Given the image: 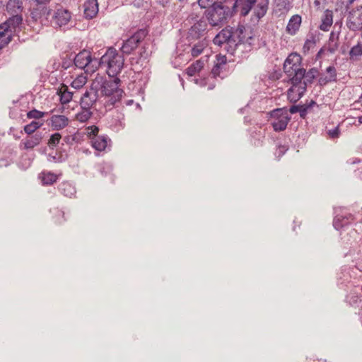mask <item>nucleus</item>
I'll return each instance as SVG.
<instances>
[{
  "label": "nucleus",
  "mask_w": 362,
  "mask_h": 362,
  "mask_svg": "<svg viewBox=\"0 0 362 362\" xmlns=\"http://www.w3.org/2000/svg\"><path fill=\"white\" fill-rule=\"evenodd\" d=\"M256 2L257 0H235L234 2L232 1L230 6L233 15L237 13L239 8L240 16H247Z\"/></svg>",
  "instance_id": "nucleus-13"
},
{
  "label": "nucleus",
  "mask_w": 362,
  "mask_h": 362,
  "mask_svg": "<svg viewBox=\"0 0 362 362\" xmlns=\"http://www.w3.org/2000/svg\"><path fill=\"white\" fill-rule=\"evenodd\" d=\"M53 129L59 130L68 125L69 119L64 115H54L50 118Z\"/></svg>",
  "instance_id": "nucleus-27"
},
{
  "label": "nucleus",
  "mask_w": 362,
  "mask_h": 362,
  "mask_svg": "<svg viewBox=\"0 0 362 362\" xmlns=\"http://www.w3.org/2000/svg\"><path fill=\"white\" fill-rule=\"evenodd\" d=\"M231 33H230V27H227L219 32L214 39V42L216 45L221 46L227 53L230 54V45H233L231 42L230 38Z\"/></svg>",
  "instance_id": "nucleus-14"
},
{
  "label": "nucleus",
  "mask_w": 362,
  "mask_h": 362,
  "mask_svg": "<svg viewBox=\"0 0 362 362\" xmlns=\"http://www.w3.org/2000/svg\"><path fill=\"white\" fill-rule=\"evenodd\" d=\"M347 26L353 31L362 30V6L349 11Z\"/></svg>",
  "instance_id": "nucleus-11"
},
{
  "label": "nucleus",
  "mask_w": 362,
  "mask_h": 362,
  "mask_svg": "<svg viewBox=\"0 0 362 362\" xmlns=\"http://www.w3.org/2000/svg\"><path fill=\"white\" fill-rule=\"evenodd\" d=\"M320 33L318 30H310L309 32L308 37L303 47V51L305 54L308 53L310 49L315 47L317 42L320 40Z\"/></svg>",
  "instance_id": "nucleus-24"
},
{
  "label": "nucleus",
  "mask_w": 362,
  "mask_h": 362,
  "mask_svg": "<svg viewBox=\"0 0 362 362\" xmlns=\"http://www.w3.org/2000/svg\"><path fill=\"white\" fill-rule=\"evenodd\" d=\"M349 46L348 45L344 44L340 47V52L342 54H345L348 52Z\"/></svg>",
  "instance_id": "nucleus-63"
},
{
  "label": "nucleus",
  "mask_w": 362,
  "mask_h": 362,
  "mask_svg": "<svg viewBox=\"0 0 362 362\" xmlns=\"http://www.w3.org/2000/svg\"><path fill=\"white\" fill-rule=\"evenodd\" d=\"M58 191L65 197H72L76 193L75 185L69 181H63L57 187Z\"/></svg>",
  "instance_id": "nucleus-26"
},
{
  "label": "nucleus",
  "mask_w": 362,
  "mask_h": 362,
  "mask_svg": "<svg viewBox=\"0 0 362 362\" xmlns=\"http://www.w3.org/2000/svg\"><path fill=\"white\" fill-rule=\"evenodd\" d=\"M351 276L349 272L346 270H341L337 273V284L339 286H349L351 284Z\"/></svg>",
  "instance_id": "nucleus-35"
},
{
  "label": "nucleus",
  "mask_w": 362,
  "mask_h": 362,
  "mask_svg": "<svg viewBox=\"0 0 362 362\" xmlns=\"http://www.w3.org/2000/svg\"><path fill=\"white\" fill-rule=\"evenodd\" d=\"M23 15L20 16H9L7 20L1 23L4 27H6L8 30L13 34L21 29L23 24Z\"/></svg>",
  "instance_id": "nucleus-18"
},
{
  "label": "nucleus",
  "mask_w": 362,
  "mask_h": 362,
  "mask_svg": "<svg viewBox=\"0 0 362 362\" xmlns=\"http://www.w3.org/2000/svg\"><path fill=\"white\" fill-rule=\"evenodd\" d=\"M47 16L54 28L66 25L71 19V13L62 5H57L54 9H49Z\"/></svg>",
  "instance_id": "nucleus-6"
},
{
  "label": "nucleus",
  "mask_w": 362,
  "mask_h": 362,
  "mask_svg": "<svg viewBox=\"0 0 362 362\" xmlns=\"http://www.w3.org/2000/svg\"><path fill=\"white\" fill-rule=\"evenodd\" d=\"M124 90H117L116 94L112 95H106L108 97L107 100L104 103V107L106 111L111 110L117 103H119L122 96Z\"/></svg>",
  "instance_id": "nucleus-28"
},
{
  "label": "nucleus",
  "mask_w": 362,
  "mask_h": 362,
  "mask_svg": "<svg viewBox=\"0 0 362 362\" xmlns=\"http://www.w3.org/2000/svg\"><path fill=\"white\" fill-rule=\"evenodd\" d=\"M15 130H16V129L14 127H11L9 133L13 134V135L16 139H18L21 138V135L23 134V131H20L19 134H17L16 133H14Z\"/></svg>",
  "instance_id": "nucleus-59"
},
{
  "label": "nucleus",
  "mask_w": 362,
  "mask_h": 362,
  "mask_svg": "<svg viewBox=\"0 0 362 362\" xmlns=\"http://www.w3.org/2000/svg\"><path fill=\"white\" fill-rule=\"evenodd\" d=\"M230 33H231L230 41L231 42H233V45H230V54H233L238 46L240 45V42H237L239 40L240 35H238L237 29L235 27H230Z\"/></svg>",
  "instance_id": "nucleus-38"
},
{
  "label": "nucleus",
  "mask_w": 362,
  "mask_h": 362,
  "mask_svg": "<svg viewBox=\"0 0 362 362\" xmlns=\"http://www.w3.org/2000/svg\"><path fill=\"white\" fill-rule=\"evenodd\" d=\"M47 160L49 161H51V162H58L59 161V158L57 157V153H55L54 155H53L52 153H49L48 154V157H47Z\"/></svg>",
  "instance_id": "nucleus-60"
},
{
  "label": "nucleus",
  "mask_w": 362,
  "mask_h": 362,
  "mask_svg": "<svg viewBox=\"0 0 362 362\" xmlns=\"http://www.w3.org/2000/svg\"><path fill=\"white\" fill-rule=\"evenodd\" d=\"M327 134L331 139H337L340 136V129L339 126L334 127L332 129L327 131Z\"/></svg>",
  "instance_id": "nucleus-52"
},
{
  "label": "nucleus",
  "mask_w": 362,
  "mask_h": 362,
  "mask_svg": "<svg viewBox=\"0 0 362 362\" xmlns=\"http://www.w3.org/2000/svg\"><path fill=\"white\" fill-rule=\"evenodd\" d=\"M349 60L352 62H357L362 56V42L359 41L349 51Z\"/></svg>",
  "instance_id": "nucleus-34"
},
{
  "label": "nucleus",
  "mask_w": 362,
  "mask_h": 362,
  "mask_svg": "<svg viewBox=\"0 0 362 362\" xmlns=\"http://www.w3.org/2000/svg\"><path fill=\"white\" fill-rule=\"evenodd\" d=\"M346 302L350 306L358 308L362 303V286H354L346 296Z\"/></svg>",
  "instance_id": "nucleus-16"
},
{
  "label": "nucleus",
  "mask_w": 362,
  "mask_h": 362,
  "mask_svg": "<svg viewBox=\"0 0 362 362\" xmlns=\"http://www.w3.org/2000/svg\"><path fill=\"white\" fill-rule=\"evenodd\" d=\"M42 138V133L40 132L28 135L25 139L21 140L19 148L21 150L33 149L41 143Z\"/></svg>",
  "instance_id": "nucleus-15"
},
{
  "label": "nucleus",
  "mask_w": 362,
  "mask_h": 362,
  "mask_svg": "<svg viewBox=\"0 0 362 362\" xmlns=\"http://www.w3.org/2000/svg\"><path fill=\"white\" fill-rule=\"evenodd\" d=\"M221 69V66L216 64L211 70V74L213 75V77L216 78L218 76H220Z\"/></svg>",
  "instance_id": "nucleus-53"
},
{
  "label": "nucleus",
  "mask_w": 362,
  "mask_h": 362,
  "mask_svg": "<svg viewBox=\"0 0 362 362\" xmlns=\"http://www.w3.org/2000/svg\"><path fill=\"white\" fill-rule=\"evenodd\" d=\"M98 99V91L97 88L92 83L90 88L86 89L80 98L81 107L91 109Z\"/></svg>",
  "instance_id": "nucleus-10"
},
{
  "label": "nucleus",
  "mask_w": 362,
  "mask_h": 362,
  "mask_svg": "<svg viewBox=\"0 0 362 362\" xmlns=\"http://www.w3.org/2000/svg\"><path fill=\"white\" fill-rule=\"evenodd\" d=\"M339 48V41H328L327 46L326 47V49L330 54L334 53Z\"/></svg>",
  "instance_id": "nucleus-50"
},
{
  "label": "nucleus",
  "mask_w": 362,
  "mask_h": 362,
  "mask_svg": "<svg viewBox=\"0 0 362 362\" xmlns=\"http://www.w3.org/2000/svg\"><path fill=\"white\" fill-rule=\"evenodd\" d=\"M148 35V30L147 28L139 29L129 38L123 41L120 50L123 54L127 55L131 54L141 44L138 56H134L129 59L132 66H136L139 64L141 66L143 62L151 56L152 52L149 49L150 44L144 41Z\"/></svg>",
  "instance_id": "nucleus-1"
},
{
  "label": "nucleus",
  "mask_w": 362,
  "mask_h": 362,
  "mask_svg": "<svg viewBox=\"0 0 362 362\" xmlns=\"http://www.w3.org/2000/svg\"><path fill=\"white\" fill-rule=\"evenodd\" d=\"M306 92L305 87L301 85H292L287 91L288 100L292 103H297Z\"/></svg>",
  "instance_id": "nucleus-21"
},
{
  "label": "nucleus",
  "mask_w": 362,
  "mask_h": 362,
  "mask_svg": "<svg viewBox=\"0 0 362 362\" xmlns=\"http://www.w3.org/2000/svg\"><path fill=\"white\" fill-rule=\"evenodd\" d=\"M62 174H56L51 171L42 170L38 175V179L44 186H50L57 182Z\"/></svg>",
  "instance_id": "nucleus-22"
},
{
  "label": "nucleus",
  "mask_w": 362,
  "mask_h": 362,
  "mask_svg": "<svg viewBox=\"0 0 362 362\" xmlns=\"http://www.w3.org/2000/svg\"><path fill=\"white\" fill-rule=\"evenodd\" d=\"M13 35L6 27L0 24V50L11 41Z\"/></svg>",
  "instance_id": "nucleus-32"
},
{
  "label": "nucleus",
  "mask_w": 362,
  "mask_h": 362,
  "mask_svg": "<svg viewBox=\"0 0 362 362\" xmlns=\"http://www.w3.org/2000/svg\"><path fill=\"white\" fill-rule=\"evenodd\" d=\"M4 8L8 16L23 15V6L21 0H8Z\"/></svg>",
  "instance_id": "nucleus-20"
},
{
  "label": "nucleus",
  "mask_w": 362,
  "mask_h": 362,
  "mask_svg": "<svg viewBox=\"0 0 362 362\" xmlns=\"http://www.w3.org/2000/svg\"><path fill=\"white\" fill-rule=\"evenodd\" d=\"M355 0H342V4L345 5L346 9L349 8Z\"/></svg>",
  "instance_id": "nucleus-64"
},
{
  "label": "nucleus",
  "mask_w": 362,
  "mask_h": 362,
  "mask_svg": "<svg viewBox=\"0 0 362 362\" xmlns=\"http://www.w3.org/2000/svg\"><path fill=\"white\" fill-rule=\"evenodd\" d=\"M208 24V21L204 16L191 27L188 33V38L197 40L204 36L206 34Z\"/></svg>",
  "instance_id": "nucleus-12"
},
{
  "label": "nucleus",
  "mask_w": 362,
  "mask_h": 362,
  "mask_svg": "<svg viewBox=\"0 0 362 362\" xmlns=\"http://www.w3.org/2000/svg\"><path fill=\"white\" fill-rule=\"evenodd\" d=\"M238 34L240 36L239 40L237 42H240V44L248 43L251 45L250 40L252 39V36H246V28L244 25L238 24L236 27Z\"/></svg>",
  "instance_id": "nucleus-37"
},
{
  "label": "nucleus",
  "mask_w": 362,
  "mask_h": 362,
  "mask_svg": "<svg viewBox=\"0 0 362 362\" xmlns=\"http://www.w3.org/2000/svg\"><path fill=\"white\" fill-rule=\"evenodd\" d=\"M301 56L296 52H292L286 57L284 64H287L288 66H295L294 68H296V66H301Z\"/></svg>",
  "instance_id": "nucleus-36"
},
{
  "label": "nucleus",
  "mask_w": 362,
  "mask_h": 362,
  "mask_svg": "<svg viewBox=\"0 0 362 362\" xmlns=\"http://www.w3.org/2000/svg\"><path fill=\"white\" fill-rule=\"evenodd\" d=\"M327 50L326 49V47L324 46L323 47H322L318 52L316 54V56H315V58L316 59H319L320 58L322 57V54H324L325 51Z\"/></svg>",
  "instance_id": "nucleus-62"
},
{
  "label": "nucleus",
  "mask_w": 362,
  "mask_h": 362,
  "mask_svg": "<svg viewBox=\"0 0 362 362\" xmlns=\"http://www.w3.org/2000/svg\"><path fill=\"white\" fill-rule=\"evenodd\" d=\"M93 115L91 109L81 107V111L76 114V119L80 122H87Z\"/></svg>",
  "instance_id": "nucleus-39"
},
{
  "label": "nucleus",
  "mask_w": 362,
  "mask_h": 362,
  "mask_svg": "<svg viewBox=\"0 0 362 362\" xmlns=\"http://www.w3.org/2000/svg\"><path fill=\"white\" fill-rule=\"evenodd\" d=\"M43 125V122L39 121H33L23 127L25 134L30 135L37 132L36 131Z\"/></svg>",
  "instance_id": "nucleus-40"
},
{
  "label": "nucleus",
  "mask_w": 362,
  "mask_h": 362,
  "mask_svg": "<svg viewBox=\"0 0 362 362\" xmlns=\"http://www.w3.org/2000/svg\"><path fill=\"white\" fill-rule=\"evenodd\" d=\"M333 22V13L332 11L327 9L325 11L322 16V23L319 28L323 31H327L332 25Z\"/></svg>",
  "instance_id": "nucleus-33"
},
{
  "label": "nucleus",
  "mask_w": 362,
  "mask_h": 362,
  "mask_svg": "<svg viewBox=\"0 0 362 362\" xmlns=\"http://www.w3.org/2000/svg\"><path fill=\"white\" fill-rule=\"evenodd\" d=\"M82 134L81 133L76 132L74 134L67 135L63 138V141L68 145H73L74 144H78L82 140Z\"/></svg>",
  "instance_id": "nucleus-42"
},
{
  "label": "nucleus",
  "mask_w": 362,
  "mask_h": 362,
  "mask_svg": "<svg viewBox=\"0 0 362 362\" xmlns=\"http://www.w3.org/2000/svg\"><path fill=\"white\" fill-rule=\"evenodd\" d=\"M268 8L269 0H259L258 4L254 9V16L258 21L260 20L266 15Z\"/></svg>",
  "instance_id": "nucleus-31"
},
{
  "label": "nucleus",
  "mask_w": 362,
  "mask_h": 362,
  "mask_svg": "<svg viewBox=\"0 0 362 362\" xmlns=\"http://www.w3.org/2000/svg\"><path fill=\"white\" fill-rule=\"evenodd\" d=\"M74 66L83 69L86 74H93L100 68L99 58L93 57L91 52L87 49H83L74 56Z\"/></svg>",
  "instance_id": "nucleus-4"
},
{
  "label": "nucleus",
  "mask_w": 362,
  "mask_h": 362,
  "mask_svg": "<svg viewBox=\"0 0 362 362\" xmlns=\"http://www.w3.org/2000/svg\"><path fill=\"white\" fill-rule=\"evenodd\" d=\"M326 73L328 76H320L318 79V84L324 86L328 83L336 82L337 81V69L334 65H330L326 69Z\"/></svg>",
  "instance_id": "nucleus-23"
},
{
  "label": "nucleus",
  "mask_w": 362,
  "mask_h": 362,
  "mask_svg": "<svg viewBox=\"0 0 362 362\" xmlns=\"http://www.w3.org/2000/svg\"><path fill=\"white\" fill-rule=\"evenodd\" d=\"M124 59L112 47L107 49L99 59L100 68H105L109 76H116L123 68Z\"/></svg>",
  "instance_id": "nucleus-3"
},
{
  "label": "nucleus",
  "mask_w": 362,
  "mask_h": 362,
  "mask_svg": "<svg viewBox=\"0 0 362 362\" xmlns=\"http://www.w3.org/2000/svg\"><path fill=\"white\" fill-rule=\"evenodd\" d=\"M74 57H72V55H66L65 57H64L62 59V67L64 69H69V67L72 66L73 65H74Z\"/></svg>",
  "instance_id": "nucleus-48"
},
{
  "label": "nucleus",
  "mask_w": 362,
  "mask_h": 362,
  "mask_svg": "<svg viewBox=\"0 0 362 362\" xmlns=\"http://www.w3.org/2000/svg\"><path fill=\"white\" fill-rule=\"evenodd\" d=\"M206 47V43L204 42H199V43L194 45L191 50V54L192 57H196L201 54Z\"/></svg>",
  "instance_id": "nucleus-43"
},
{
  "label": "nucleus",
  "mask_w": 362,
  "mask_h": 362,
  "mask_svg": "<svg viewBox=\"0 0 362 362\" xmlns=\"http://www.w3.org/2000/svg\"><path fill=\"white\" fill-rule=\"evenodd\" d=\"M308 112L309 111L303 105H300L299 115L301 118L305 119Z\"/></svg>",
  "instance_id": "nucleus-56"
},
{
  "label": "nucleus",
  "mask_w": 362,
  "mask_h": 362,
  "mask_svg": "<svg viewBox=\"0 0 362 362\" xmlns=\"http://www.w3.org/2000/svg\"><path fill=\"white\" fill-rule=\"evenodd\" d=\"M300 107V105L291 106L289 108V112L291 114H295V113L299 112Z\"/></svg>",
  "instance_id": "nucleus-58"
},
{
  "label": "nucleus",
  "mask_w": 362,
  "mask_h": 362,
  "mask_svg": "<svg viewBox=\"0 0 362 362\" xmlns=\"http://www.w3.org/2000/svg\"><path fill=\"white\" fill-rule=\"evenodd\" d=\"M354 216L351 213L338 214L334 218L333 226L339 230L349 226L354 221Z\"/></svg>",
  "instance_id": "nucleus-17"
},
{
  "label": "nucleus",
  "mask_w": 362,
  "mask_h": 362,
  "mask_svg": "<svg viewBox=\"0 0 362 362\" xmlns=\"http://www.w3.org/2000/svg\"><path fill=\"white\" fill-rule=\"evenodd\" d=\"M216 60H217L216 64L221 66L223 65H225L227 62V59L225 55H221V54L216 55Z\"/></svg>",
  "instance_id": "nucleus-54"
},
{
  "label": "nucleus",
  "mask_w": 362,
  "mask_h": 362,
  "mask_svg": "<svg viewBox=\"0 0 362 362\" xmlns=\"http://www.w3.org/2000/svg\"><path fill=\"white\" fill-rule=\"evenodd\" d=\"M302 18L300 15L296 14L291 16L286 25V32L291 35H294L299 30Z\"/></svg>",
  "instance_id": "nucleus-25"
},
{
  "label": "nucleus",
  "mask_w": 362,
  "mask_h": 362,
  "mask_svg": "<svg viewBox=\"0 0 362 362\" xmlns=\"http://www.w3.org/2000/svg\"><path fill=\"white\" fill-rule=\"evenodd\" d=\"M319 74V71L317 68L313 67L310 69L308 71L305 69L304 76H303V81H301V86H305V90H307L308 86L312 84L317 77V76Z\"/></svg>",
  "instance_id": "nucleus-29"
},
{
  "label": "nucleus",
  "mask_w": 362,
  "mask_h": 362,
  "mask_svg": "<svg viewBox=\"0 0 362 362\" xmlns=\"http://www.w3.org/2000/svg\"><path fill=\"white\" fill-rule=\"evenodd\" d=\"M292 7V0H275L274 11L280 15L288 13Z\"/></svg>",
  "instance_id": "nucleus-30"
},
{
  "label": "nucleus",
  "mask_w": 362,
  "mask_h": 362,
  "mask_svg": "<svg viewBox=\"0 0 362 362\" xmlns=\"http://www.w3.org/2000/svg\"><path fill=\"white\" fill-rule=\"evenodd\" d=\"M284 64L283 69L288 78V83L291 85H300L303 79L305 69L301 66H296Z\"/></svg>",
  "instance_id": "nucleus-9"
},
{
  "label": "nucleus",
  "mask_w": 362,
  "mask_h": 362,
  "mask_svg": "<svg viewBox=\"0 0 362 362\" xmlns=\"http://www.w3.org/2000/svg\"><path fill=\"white\" fill-rule=\"evenodd\" d=\"M74 93L66 90L61 91L60 102L62 105L69 103L73 97Z\"/></svg>",
  "instance_id": "nucleus-46"
},
{
  "label": "nucleus",
  "mask_w": 362,
  "mask_h": 362,
  "mask_svg": "<svg viewBox=\"0 0 362 362\" xmlns=\"http://www.w3.org/2000/svg\"><path fill=\"white\" fill-rule=\"evenodd\" d=\"M204 67V62L198 60L196 62L192 64L187 69H186L187 74L189 76H194L197 72H199Z\"/></svg>",
  "instance_id": "nucleus-41"
},
{
  "label": "nucleus",
  "mask_w": 362,
  "mask_h": 362,
  "mask_svg": "<svg viewBox=\"0 0 362 362\" xmlns=\"http://www.w3.org/2000/svg\"><path fill=\"white\" fill-rule=\"evenodd\" d=\"M267 115L268 122L276 132L285 130L291 119L286 107L276 108L267 112Z\"/></svg>",
  "instance_id": "nucleus-5"
},
{
  "label": "nucleus",
  "mask_w": 362,
  "mask_h": 362,
  "mask_svg": "<svg viewBox=\"0 0 362 362\" xmlns=\"http://www.w3.org/2000/svg\"><path fill=\"white\" fill-rule=\"evenodd\" d=\"M98 13V0H86L83 4V15L86 19H93Z\"/></svg>",
  "instance_id": "nucleus-19"
},
{
  "label": "nucleus",
  "mask_w": 362,
  "mask_h": 362,
  "mask_svg": "<svg viewBox=\"0 0 362 362\" xmlns=\"http://www.w3.org/2000/svg\"><path fill=\"white\" fill-rule=\"evenodd\" d=\"M86 82V78L83 76H78L74 79L71 83V86L76 89L82 88Z\"/></svg>",
  "instance_id": "nucleus-49"
},
{
  "label": "nucleus",
  "mask_w": 362,
  "mask_h": 362,
  "mask_svg": "<svg viewBox=\"0 0 362 362\" xmlns=\"http://www.w3.org/2000/svg\"><path fill=\"white\" fill-rule=\"evenodd\" d=\"M88 134L92 137L90 138V143L93 148L98 151H102L105 149L107 146V141L110 139L106 135H98L99 128L97 126H90L88 129Z\"/></svg>",
  "instance_id": "nucleus-8"
},
{
  "label": "nucleus",
  "mask_w": 362,
  "mask_h": 362,
  "mask_svg": "<svg viewBox=\"0 0 362 362\" xmlns=\"http://www.w3.org/2000/svg\"><path fill=\"white\" fill-rule=\"evenodd\" d=\"M329 41H332V42L334 41H339L338 34L337 35L334 32H332L329 35Z\"/></svg>",
  "instance_id": "nucleus-61"
},
{
  "label": "nucleus",
  "mask_w": 362,
  "mask_h": 362,
  "mask_svg": "<svg viewBox=\"0 0 362 362\" xmlns=\"http://www.w3.org/2000/svg\"><path fill=\"white\" fill-rule=\"evenodd\" d=\"M30 2L35 3L36 5H47L50 0H28Z\"/></svg>",
  "instance_id": "nucleus-57"
},
{
  "label": "nucleus",
  "mask_w": 362,
  "mask_h": 362,
  "mask_svg": "<svg viewBox=\"0 0 362 362\" xmlns=\"http://www.w3.org/2000/svg\"><path fill=\"white\" fill-rule=\"evenodd\" d=\"M48 113L45 112H42L37 110L36 109H33L27 112V117L28 119H40L44 116L47 115Z\"/></svg>",
  "instance_id": "nucleus-44"
},
{
  "label": "nucleus",
  "mask_w": 362,
  "mask_h": 362,
  "mask_svg": "<svg viewBox=\"0 0 362 362\" xmlns=\"http://www.w3.org/2000/svg\"><path fill=\"white\" fill-rule=\"evenodd\" d=\"M62 136L59 133H54L51 135L49 141L48 145L51 148H55L59 143Z\"/></svg>",
  "instance_id": "nucleus-45"
},
{
  "label": "nucleus",
  "mask_w": 362,
  "mask_h": 362,
  "mask_svg": "<svg viewBox=\"0 0 362 362\" xmlns=\"http://www.w3.org/2000/svg\"><path fill=\"white\" fill-rule=\"evenodd\" d=\"M120 79L116 76H109L107 79L103 77L96 78L93 81V85L97 88L98 91H100L103 95H112L116 94L117 90H123L119 88Z\"/></svg>",
  "instance_id": "nucleus-7"
},
{
  "label": "nucleus",
  "mask_w": 362,
  "mask_h": 362,
  "mask_svg": "<svg viewBox=\"0 0 362 362\" xmlns=\"http://www.w3.org/2000/svg\"><path fill=\"white\" fill-rule=\"evenodd\" d=\"M309 112L310 111V110L314 107V106H317L318 107L319 105L317 104V103L313 100H311L308 103H305L304 105H303Z\"/></svg>",
  "instance_id": "nucleus-55"
},
{
  "label": "nucleus",
  "mask_w": 362,
  "mask_h": 362,
  "mask_svg": "<svg viewBox=\"0 0 362 362\" xmlns=\"http://www.w3.org/2000/svg\"><path fill=\"white\" fill-rule=\"evenodd\" d=\"M232 0H222L205 10L204 15L211 27L221 28L234 15L230 4Z\"/></svg>",
  "instance_id": "nucleus-2"
},
{
  "label": "nucleus",
  "mask_w": 362,
  "mask_h": 362,
  "mask_svg": "<svg viewBox=\"0 0 362 362\" xmlns=\"http://www.w3.org/2000/svg\"><path fill=\"white\" fill-rule=\"evenodd\" d=\"M288 150V147L286 145H279L275 151V156L278 158H281Z\"/></svg>",
  "instance_id": "nucleus-51"
},
{
  "label": "nucleus",
  "mask_w": 362,
  "mask_h": 362,
  "mask_svg": "<svg viewBox=\"0 0 362 362\" xmlns=\"http://www.w3.org/2000/svg\"><path fill=\"white\" fill-rule=\"evenodd\" d=\"M221 1L222 0H198V4L201 8L207 9L215 6V4H217L218 2Z\"/></svg>",
  "instance_id": "nucleus-47"
}]
</instances>
